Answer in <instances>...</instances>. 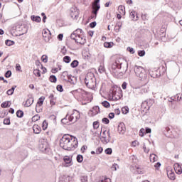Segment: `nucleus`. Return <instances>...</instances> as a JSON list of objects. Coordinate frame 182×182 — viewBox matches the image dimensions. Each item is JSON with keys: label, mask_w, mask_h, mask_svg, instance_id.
Masks as SVG:
<instances>
[{"label": "nucleus", "mask_w": 182, "mask_h": 182, "mask_svg": "<svg viewBox=\"0 0 182 182\" xmlns=\"http://www.w3.org/2000/svg\"><path fill=\"white\" fill-rule=\"evenodd\" d=\"M78 144L77 138L70 134H65L60 139V146L68 151L75 150Z\"/></svg>", "instance_id": "nucleus-1"}, {"label": "nucleus", "mask_w": 182, "mask_h": 182, "mask_svg": "<svg viewBox=\"0 0 182 182\" xmlns=\"http://www.w3.org/2000/svg\"><path fill=\"white\" fill-rule=\"evenodd\" d=\"M134 70L137 77H139V80H142V82H149L147 71H146V70L143 67L135 65L134 68Z\"/></svg>", "instance_id": "nucleus-2"}, {"label": "nucleus", "mask_w": 182, "mask_h": 182, "mask_svg": "<svg viewBox=\"0 0 182 182\" xmlns=\"http://www.w3.org/2000/svg\"><path fill=\"white\" fill-rule=\"evenodd\" d=\"M85 83L88 89H92V90L96 89V77H95V75L93 73L87 74L85 79Z\"/></svg>", "instance_id": "nucleus-3"}, {"label": "nucleus", "mask_w": 182, "mask_h": 182, "mask_svg": "<svg viewBox=\"0 0 182 182\" xmlns=\"http://www.w3.org/2000/svg\"><path fill=\"white\" fill-rule=\"evenodd\" d=\"M70 38L75 41V43H79V45H83L84 43H86V38H85L84 34L77 36L76 34H71Z\"/></svg>", "instance_id": "nucleus-4"}, {"label": "nucleus", "mask_w": 182, "mask_h": 182, "mask_svg": "<svg viewBox=\"0 0 182 182\" xmlns=\"http://www.w3.org/2000/svg\"><path fill=\"white\" fill-rule=\"evenodd\" d=\"M111 139L112 136H110V131H104L100 138V140L103 144H107V143H110Z\"/></svg>", "instance_id": "nucleus-5"}, {"label": "nucleus", "mask_w": 182, "mask_h": 182, "mask_svg": "<svg viewBox=\"0 0 182 182\" xmlns=\"http://www.w3.org/2000/svg\"><path fill=\"white\" fill-rule=\"evenodd\" d=\"M80 119V113L77 110H74L71 114H68V122L76 123Z\"/></svg>", "instance_id": "nucleus-6"}, {"label": "nucleus", "mask_w": 182, "mask_h": 182, "mask_svg": "<svg viewBox=\"0 0 182 182\" xmlns=\"http://www.w3.org/2000/svg\"><path fill=\"white\" fill-rule=\"evenodd\" d=\"M85 90L80 88L71 91L72 95H73L74 97L77 99V100H82V97L83 96V92Z\"/></svg>", "instance_id": "nucleus-7"}, {"label": "nucleus", "mask_w": 182, "mask_h": 182, "mask_svg": "<svg viewBox=\"0 0 182 182\" xmlns=\"http://www.w3.org/2000/svg\"><path fill=\"white\" fill-rule=\"evenodd\" d=\"M49 149V145L48 144V142L46 140L43 139L41 141V144L39 145V149L43 153H46L48 151V149Z\"/></svg>", "instance_id": "nucleus-8"}, {"label": "nucleus", "mask_w": 182, "mask_h": 182, "mask_svg": "<svg viewBox=\"0 0 182 182\" xmlns=\"http://www.w3.org/2000/svg\"><path fill=\"white\" fill-rule=\"evenodd\" d=\"M42 35L45 42H49L50 41L51 33L50 31H49V29L43 30Z\"/></svg>", "instance_id": "nucleus-9"}, {"label": "nucleus", "mask_w": 182, "mask_h": 182, "mask_svg": "<svg viewBox=\"0 0 182 182\" xmlns=\"http://www.w3.org/2000/svg\"><path fill=\"white\" fill-rule=\"evenodd\" d=\"M122 64L123 63H120V60H116V61L112 65V72H117V69H122Z\"/></svg>", "instance_id": "nucleus-10"}, {"label": "nucleus", "mask_w": 182, "mask_h": 182, "mask_svg": "<svg viewBox=\"0 0 182 182\" xmlns=\"http://www.w3.org/2000/svg\"><path fill=\"white\" fill-rule=\"evenodd\" d=\"M70 16L73 19H76L79 18V11L75 8H72L70 9Z\"/></svg>", "instance_id": "nucleus-11"}, {"label": "nucleus", "mask_w": 182, "mask_h": 182, "mask_svg": "<svg viewBox=\"0 0 182 182\" xmlns=\"http://www.w3.org/2000/svg\"><path fill=\"white\" fill-rule=\"evenodd\" d=\"M63 160L65 163V167H70V166L73 164V163L72 162V158H70V156H65Z\"/></svg>", "instance_id": "nucleus-12"}, {"label": "nucleus", "mask_w": 182, "mask_h": 182, "mask_svg": "<svg viewBox=\"0 0 182 182\" xmlns=\"http://www.w3.org/2000/svg\"><path fill=\"white\" fill-rule=\"evenodd\" d=\"M154 101L153 100H149L148 101H144V102H142L141 104V107L142 109H150V106H151V104L150 103H153Z\"/></svg>", "instance_id": "nucleus-13"}, {"label": "nucleus", "mask_w": 182, "mask_h": 182, "mask_svg": "<svg viewBox=\"0 0 182 182\" xmlns=\"http://www.w3.org/2000/svg\"><path fill=\"white\" fill-rule=\"evenodd\" d=\"M118 132L119 134H124L126 132V126H124V123H119L118 125Z\"/></svg>", "instance_id": "nucleus-14"}, {"label": "nucleus", "mask_w": 182, "mask_h": 182, "mask_svg": "<svg viewBox=\"0 0 182 182\" xmlns=\"http://www.w3.org/2000/svg\"><path fill=\"white\" fill-rule=\"evenodd\" d=\"M173 168H174V170H175L176 174H181L182 168H181V166L179 165L178 163L175 164L173 165Z\"/></svg>", "instance_id": "nucleus-15"}, {"label": "nucleus", "mask_w": 182, "mask_h": 182, "mask_svg": "<svg viewBox=\"0 0 182 182\" xmlns=\"http://www.w3.org/2000/svg\"><path fill=\"white\" fill-rule=\"evenodd\" d=\"M65 82H69V83H71V85H75L76 82V77L69 75L68 77L64 78Z\"/></svg>", "instance_id": "nucleus-16"}, {"label": "nucleus", "mask_w": 182, "mask_h": 182, "mask_svg": "<svg viewBox=\"0 0 182 182\" xmlns=\"http://www.w3.org/2000/svg\"><path fill=\"white\" fill-rule=\"evenodd\" d=\"M89 93L84 90L82 93V97L81 98V102H82V105H85V100H89Z\"/></svg>", "instance_id": "nucleus-17"}, {"label": "nucleus", "mask_w": 182, "mask_h": 182, "mask_svg": "<svg viewBox=\"0 0 182 182\" xmlns=\"http://www.w3.org/2000/svg\"><path fill=\"white\" fill-rule=\"evenodd\" d=\"M112 73L114 74V76H115V77H117V79H120V77H122L123 75H124V73L119 70L112 71Z\"/></svg>", "instance_id": "nucleus-18"}, {"label": "nucleus", "mask_w": 182, "mask_h": 182, "mask_svg": "<svg viewBox=\"0 0 182 182\" xmlns=\"http://www.w3.org/2000/svg\"><path fill=\"white\" fill-rule=\"evenodd\" d=\"M132 92H133L134 97H137V96H140V95H141L140 92V87L133 88Z\"/></svg>", "instance_id": "nucleus-19"}, {"label": "nucleus", "mask_w": 182, "mask_h": 182, "mask_svg": "<svg viewBox=\"0 0 182 182\" xmlns=\"http://www.w3.org/2000/svg\"><path fill=\"white\" fill-rule=\"evenodd\" d=\"M100 9V4H92V14H97Z\"/></svg>", "instance_id": "nucleus-20"}, {"label": "nucleus", "mask_w": 182, "mask_h": 182, "mask_svg": "<svg viewBox=\"0 0 182 182\" xmlns=\"http://www.w3.org/2000/svg\"><path fill=\"white\" fill-rule=\"evenodd\" d=\"M33 129L36 134H39V133L42 132V129L41 128V127H39V125H33Z\"/></svg>", "instance_id": "nucleus-21"}, {"label": "nucleus", "mask_w": 182, "mask_h": 182, "mask_svg": "<svg viewBox=\"0 0 182 182\" xmlns=\"http://www.w3.org/2000/svg\"><path fill=\"white\" fill-rule=\"evenodd\" d=\"M33 104V97L28 98L25 103L26 107H29L30 106H32Z\"/></svg>", "instance_id": "nucleus-22"}, {"label": "nucleus", "mask_w": 182, "mask_h": 182, "mask_svg": "<svg viewBox=\"0 0 182 182\" xmlns=\"http://www.w3.org/2000/svg\"><path fill=\"white\" fill-rule=\"evenodd\" d=\"M19 32H21V33L20 34V36L22 35H25V33H28V27L26 26H21L20 27Z\"/></svg>", "instance_id": "nucleus-23"}, {"label": "nucleus", "mask_w": 182, "mask_h": 182, "mask_svg": "<svg viewBox=\"0 0 182 182\" xmlns=\"http://www.w3.org/2000/svg\"><path fill=\"white\" fill-rule=\"evenodd\" d=\"M31 21H33V22H41L42 21V18L39 16H31Z\"/></svg>", "instance_id": "nucleus-24"}, {"label": "nucleus", "mask_w": 182, "mask_h": 182, "mask_svg": "<svg viewBox=\"0 0 182 182\" xmlns=\"http://www.w3.org/2000/svg\"><path fill=\"white\" fill-rule=\"evenodd\" d=\"M15 89H16V85H14L11 89L9 90L7 92H6V94L9 95V96H12V95H14V92H15Z\"/></svg>", "instance_id": "nucleus-25"}, {"label": "nucleus", "mask_w": 182, "mask_h": 182, "mask_svg": "<svg viewBox=\"0 0 182 182\" xmlns=\"http://www.w3.org/2000/svg\"><path fill=\"white\" fill-rule=\"evenodd\" d=\"M83 30L82 29H80V28H77V30H75V31H73V33L71 34V35H75V36H77V35H83Z\"/></svg>", "instance_id": "nucleus-26"}, {"label": "nucleus", "mask_w": 182, "mask_h": 182, "mask_svg": "<svg viewBox=\"0 0 182 182\" xmlns=\"http://www.w3.org/2000/svg\"><path fill=\"white\" fill-rule=\"evenodd\" d=\"M61 122L63 124H68L69 123V114H67L65 117L61 119Z\"/></svg>", "instance_id": "nucleus-27"}, {"label": "nucleus", "mask_w": 182, "mask_h": 182, "mask_svg": "<svg viewBox=\"0 0 182 182\" xmlns=\"http://www.w3.org/2000/svg\"><path fill=\"white\" fill-rule=\"evenodd\" d=\"M92 112L94 114H97V113L100 112V108L99 107V106H95L92 107Z\"/></svg>", "instance_id": "nucleus-28"}, {"label": "nucleus", "mask_w": 182, "mask_h": 182, "mask_svg": "<svg viewBox=\"0 0 182 182\" xmlns=\"http://www.w3.org/2000/svg\"><path fill=\"white\" fill-rule=\"evenodd\" d=\"M9 103H11V102H9V101H6V102L1 103V107L3 109H5V108H6V107H11V105H9Z\"/></svg>", "instance_id": "nucleus-29"}, {"label": "nucleus", "mask_w": 182, "mask_h": 182, "mask_svg": "<svg viewBox=\"0 0 182 182\" xmlns=\"http://www.w3.org/2000/svg\"><path fill=\"white\" fill-rule=\"evenodd\" d=\"M79 65V61H77V60H74L71 63H70V66L71 68H77V66Z\"/></svg>", "instance_id": "nucleus-30"}, {"label": "nucleus", "mask_w": 182, "mask_h": 182, "mask_svg": "<svg viewBox=\"0 0 182 182\" xmlns=\"http://www.w3.org/2000/svg\"><path fill=\"white\" fill-rule=\"evenodd\" d=\"M150 161H152V163H154V161H157V156L156 154H152L150 155Z\"/></svg>", "instance_id": "nucleus-31"}, {"label": "nucleus", "mask_w": 182, "mask_h": 182, "mask_svg": "<svg viewBox=\"0 0 182 182\" xmlns=\"http://www.w3.org/2000/svg\"><path fill=\"white\" fill-rule=\"evenodd\" d=\"M114 45L113 42H105L104 43V47L105 48H112V46Z\"/></svg>", "instance_id": "nucleus-32"}, {"label": "nucleus", "mask_w": 182, "mask_h": 182, "mask_svg": "<svg viewBox=\"0 0 182 182\" xmlns=\"http://www.w3.org/2000/svg\"><path fill=\"white\" fill-rule=\"evenodd\" d=\"M98 71L100 72V73H105V72H106V69L105 68V65H100Z\"/></svg>", "instance_id": "nucleus-33"}, {"label": "nucleus", "mask_w": 182, "mask_h": 182, "mask_svg": "<svg viewBox=\"0 0 182 182\" xmlns=\"http://www.w3.org/2000/svg\"><path fill=\"white\" fill-rule=\"evenodd\" d=\"M43 100H45V98H43V97H40L39 100L37 102L36 107H38V106H41L42 105H43Z\"/></svg>", "instance_id": "nucleus-34"}, {"label": "nucleus", "mask_w": 182, "mask_h": 182, "mask_svg": "<svg viewBox=\"0 0 182 182\" xmlns=\"http://www.w3.org/2000/svg\"><path fill=\"white\" fill-rule=\"evenodd\" d=\"M119 14H121V15H123V14H126L124 6H119Z\"/></svg>", "instance_id": "nucleus-35"}, {"label": "nucleus", "mask_w": 182, "mask_h": 182, "mask_svg": "<svg viewBox=\"0 0 182 182\" xmlns=\"http://www.w3.org/2000/svg\"><path fill=\"white\" fill-rule=\"evenodd\" d=\"M16 116H17V117H19L20 119L23 117V111L18 110L16 112Z\"/></svg>", "instance_id": "nucleus-36"}, {"label": "nucleus", "mask_w": 182, "mask_h": 182, "mask_svg": "<svg viewBox=\"0 0 182 182\" xmlns=\"http://www.w3.org/2000/svg\"><path fill=\"white\" fill-rule=\"evenodd\" d=\"M6 45L7 46H12V45H15V41L11 40L6 41Z\"/></svg>", "instance_id": "nucleus-37"}, {"label": "nucleus", "mask_w": 182, "mask_h": 182, "mask_svg": "<svg viewBox=\"0 0 182 182\" xmlns=\"http://www.w3.org/2000/svg\"><path fill=\"white\" fill-rule=\"evenodd\" d=\"M49 80H50V82H52L53 83H56V81L58 80V79L56 78V76L51 75L49 77Z\"/></svg>", "instance_id": "nucleus-38"}, {"label": "nucleus", "mask_w": 182, "mask_h": 182, "mask_svg": "<svg viewBox=\"0 0 182 182\" xmlns=\"http://www.w3.org/2000/svg\"><path fill=\"white\" fill-rule=\"evenodd\" d=\"M69 74L68 73V71H65L63 73L62 75H61V79H63V80H65V79H66V77H69Z\"/></svg>", "instance_id": "nucleus-39"}, {"label": "nucleus", "mask_w": 182, "mask_h": 182, "mask_svg": "<svg viewBox=\"0 0 182 182\" xmlns=\"http://www.w3.org/2000/svg\"><path fill=\"white\" fill-rule=\"evenodd\" d=\"M105 180H106V176H100L97 178L95 182H105Z\"/></svg>", "instance_id": "nucleus-40"}, {"label": "nucleus", "mask_w": 182, "mask_h": 182, "mask_svg": "<svg viewBox=\"0 0 182 182\" xmlns=\"http://www.w3.org/2000/svg\"><path fill=\"white\" fill-rule=\"evenodd\" d=\"M122 112L123 114H127V113H129V107H122Z\"/></svg>", "instance_id": "nucleus-41"}, {"label": "nucleus", "mask_w": 182, "mask_h": 182, "mask_svg": "<svg viewBox=\"0 0 182 182\" xmlns=\"http://www.w3.org/2000/svg\"><path fill=\"white\" fill-rule=\"evenodd\" d=\"M102 105L104 107H106L107 109L110 107V103H109V102L107 101H104L102 102Z\"/></svg>", "instance_id": "nucleus-42"}, {"label": "nucleus", "mask_w": 182, "mask_h": 182, "mask_svg": "<svg viewBox=\"0 0 182 182\" xmlns=\"http://www.w3.org/2000/svg\"><path fill=\"white\" fill-rule=\"evenodd\" d=\"M147 92H149V88H147V87L140 88L141 95H143L144 93H147Z\"/></svg>", "instance_id": "nucleus-43"}, {"label": "nucleus", "mask_w": 182, "mask_h": 182, "mask_svg": "<svg viewBox=\"0 0 182 182\" xmlns=\"http://www.w3.org/2000/svg\"><path fill=\"white\" fill-rule=\"evenodd\" d=\"M33 75H35V76H37L38 77H41V71L38 69H36L33 70Z\"/></svg>", "instance_id": "nucleus-44"}, {"label": "nucleus", "mask_w": 182, "mask_h": 182, "mask_svg": "<svg viewBox=\"0 0 182 182\" xmlns=\"http://www.w3.org/2000/svg\"><path fill=\"white\" fill-rule=\"evenodd\" d=\"M70 56H65L63 58V62H65V63H70Z\"/></svg>", "instance_id": "nucleus-45"}, {"label": "nucleus", "mask_w": 182, "mask_h": 182, "mask_svg": "<svg viewBox=\"0 0 182 182\" xmlns=\"http://www.w3.org/2000/svg\"><path fill=\"white\" fill-rule=\"evenodd\" d=\"M129 16L132 21H134L136 18V11H132L129 14Z\"/></svg>", "instance_id": "nucleus-46"}, {"label": "nucleus", "mask_w": 182, "mask_h": 182, "mask_svg": "<svg viewBox=\"0 0 182 182\" xmlns=\"http://www.w3.org/2000/svg\"><path fill=\"white\" fill-rule=\"evenodd\" d=\"M105 154H112V153H113V150L112 149V148H107L105 149Z\"/></svg>", "instance_id": "nucleus-47"}, {"label": "nucleus", "mask_w": 182, "mask_h": 182, "mask_svg": "<svg viewBox=\"0 0 182 182\" xmlns=\"http://www.w3.org/2000/svg\"><path fill=\"white\" fill-rule=\"evenodd\" d=\"M77 161L78 163H82V161H83V156L82 155H77Z\"/></svg>", "instance_id": "nucleus-48"}, {"label": "nucleus", "mask_w": 182, "mask_h": 182, "mask_svg": "<svg viewBox=\"0 0 182 182\" xmlns=\"http://www.w3.org/2000/svg\"><path fill=\"white\" fill-rule=\"evenodd\" d=\"M80 180L82 182H87L88 177H87V176H81Z\"/></svg>", "instance_id": "nucleus-49"}, {"label": "nucleus", "mask_w": 182, "mask_h": 182, "mask_svg": "<svg viewBox=\"0 0 182 182\" xmlns=\"http://www.w3.org/2000/svg\"><path fill=\"white\" fill-rule=\"evenodd\" d=\"M103 152V148L102 147H98L97 149H96V154H101V153Z\"/></svg>", "instance_id": "nucleus-50"}, {"label": "nucleus", "mask_w": 182, "mask_h": 182, "mask_svg": "<svg viewBox=\"0 0 182 182\" xmlns=\"http://www.w3.org/2000/svg\"><path fill=\"white\" fill-rule=\"evenodd\" d=\"M42 61L44 62V63H48V55H43L41 57Z\"/></svg>", "instance_id": "nucleus-51"}, {"label": "nucleus", "mask_w": 182, "mask_h": 182, "mask_svg": "<svg viewBox=\"0 0 182 182\" xmlns=\"http://www.w3.org/2000/svg\"><path fill=\"white\" fill-rule=\"evenodd\" d=\"M4 76L5 77H10L11 76H12V72L11 70L6 71Z\"/></svg>", "instance_id": "nucleus-52"}, {"label": "nucleus", "mask_w": 182, "mask_h": 182, "mask_svg": "<svg viewBox=\"0 0 182 182\" xmlns=\"http://www.w3.org/2000/svg\"><path fill=\"white\" fill-rule=\"evenodd\" d=\"M4 124H6V125L9 126V124H11V119H9V118L4 119Z\"/></svg>", "instance_id": "nucleus-53"}, {"label": "nucleus", "mask_w": 182, "mask_h": 182, "mask_svg": "<svg viewBox=\"0 0 182 182\" xmlns=\"http://www.w3.org/2000/svg\"><path fill=\"white\" fill-rule=\"evenodd\" d=\"M39 119H41V117H39V115H35L34 117H32V122H38V120H39Z\"/></svg>", "instance_id": "nucleus-54"}, {"label": "nucleus", "mask_w": 182, "mask_h": 182, "mask_svg": "<svg viewBox=\"0 0 182 182\" xmlns=\"http://www.w3.org/2000/svg\"><path fill=\"white\" fill-rule=\"evenodd\" d=\"M102 123H105V124H109L110 121L107 117H105L102 119Z\"/></svg>", "instance_id": "nucleus-55"}, {"label": "nucleus", "mask_w": 182, "mask_h": 182, "mask_svg": "<svg viewBox=\"0 0 182 182\" xmlns=\"http://www.w3.org/2000/svg\"><path fill=\"white\" fill-rule=\"evenodd\" d=\"M47 129H48V122L46 121H43V130H46Z\"/></svg>", "instance_id": "nucleus-56"}, {"label": "nucleus", "mask_w": 182, "mask_h": 182, "mask_svg": "<svg viewBox=\"0 0 182 182\" xmlns=\"http://www.w3.org/2000/svg\"><path fill=\"white\" fill-rule=\"evenodd\" d=\"M138 55L141 57L144 56V55H146V51H144V50H139L138 51Z\"/></svg>", "instance_id": "nucleus-57"}, {"label": "nucleus", "mask_w": 182, "mask_h": 182, "mask_svg": "<svg viewBox=\"0 0 182 182\" xmlns=\"http://www.w3.org/2000/svg\"><path fill=\"white\" fill-rule=\"evenodd\" d=\"M93 127L94 129H99V122L95 121L93 122Z\"/></svg>", "instance_id": "nucleus-58"}, {"label": "nucleus", "mask_w": 182, "mask_h": 182, "mask_svg": "<svg viewBox=\"0 0 182 182\" xmlns=\"http://www.w3.org/2000/svg\"><path fill=\"white\" fill-rule=\"evenodd\" d=\"M57 90L58 92H63V86H62V85H57Z\"/></svg>", "instance_id": "nucleus-59"}, {"label": "nucleus", "mask_w": 182, "mask_h": 182, "mask_svg": "<svg viewBox=\"0 0 182 182\" xmlns=\"http://www.w3.org/2000/svg\"><path fill=\"white\" fill-rule=\"evenodd\" d=\"M136 173L137 174H143L144 171L142 168L138 167L136 168Z\"/></svg>", "instance_id": "nucleus-60"}, {"label": "nucleus", "mask_w": 182, "mask_h": 182, "mask_svg": "<svg viewBox=\"0 0 182 182\" xmlns=\"http://www.w3.org/2000/svg\"><path fill=\"white\" fill-rule=\"evenodd\" d=\"M127 50H128V52L131 53L132 55H133V53H134V48L128 47L127 48Z\"/></svg>", "instance_id": "nucleus-61"}, {"label": "nucleus", "mask_w": 182, "mask_h": 182, "mask_svg": "<svg viewBox=\"0 0 182 182\" xmlns=\"http://www.w3.org/2000/svg\"><path fill=\"white\" fill-rule=\"evenodd\" d=\"M173 100H177L178 102H180V100H181V97H180V95H176L174 97Z\"/></svg>", "instance_id": "nucleus-62"}, {"label": "nucleus", "mask_w": 182, "mask_h": 182, "mask_svg": "<svg viewBox=\"0 0 182 182\" xmlns=\"http://www.w3.org/2000/svg\"><path fill=\"white\" fill-rule=\"evenodd\" d=\"M141 18L142 19V21H147V14H141Z\"/></svg>", "instance_id": "nucleus-63"}, {"label": "nucleus", "mask_w": 182, "mask_h": 182, "mask_svg": "<svg viewBox=\"0 0 182 182\" xmlns=\"http://www.w3.org/2000/svg\"><path fill=\"white\" fill-rule=\"evenodd\" d=\"M96 25H97V23H96V21H94L90 23V27L95 28Z\"/></svg>", "instance_id": "nucleus-64"}]
</instances>
